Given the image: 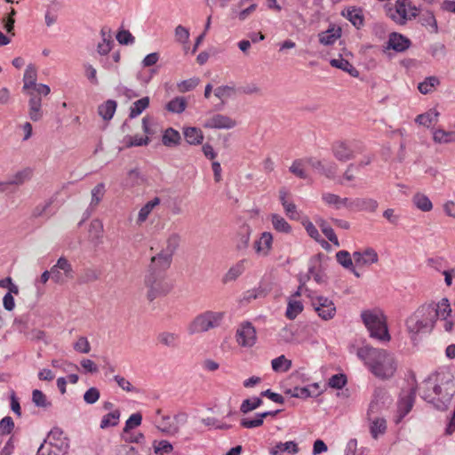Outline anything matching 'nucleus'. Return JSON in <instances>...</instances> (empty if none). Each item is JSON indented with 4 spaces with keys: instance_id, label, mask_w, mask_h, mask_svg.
I'll return each instance as SVG.
<instances>
[{
    "instance_id": "nucleus-30",
    "label": "nucleus",
    "mask_w": 455,
    "mask_h": 455,
    "mask_svg": "<svg viewBox=\"0 0 455 455\" xmlns=\"http://www.w3.org/2000/svg\"><path fill=\"white\" fill-rule=\"evenodd\" d=\"M330 64L333 68H339L348 73L353 77H358L359 76V71L351 63H349L348 60L341 57L331 60Z\"/></svg>"
},
{
    "instance_id": "nucleus-3",
    "label": "nucleus",
    "mask_w": 455,
    "mask_h": 455,
    "mask_svg": "<svg viewBox=\"0 0 455 455\" xmlns=\"http://www.w3.org/2000/svg\"><path fill=\"white\" fill-rule=\"evenodd\" d=\"M421 397L431 403L438 410H445L455 393V383L447 380L445 383L437 384L431 378L423 382Z\"/></svg>"
},
{
    "instance_id": "nucleus-60",
    "label": "nucleus",
    "mask_w": 455,
    "mask_h": 455,
    "mask_svg": "<svg viewBox=\"0 0 455 455\" xmlns=\"http://www.w3.org/2000/svg\"><path fill=\"white\" fill-rule=\"evenodd\" d=\"M100 272L93 268H86L79 278L80 283H88L100 278Z\"/></svg>"
},
{
    "instance_id": "nucleus-54",
    "label": "nucleus",
    "mask_w": 455,
    "mask_h": 455,
    "mask_svg": "<svg viewBox=\"0 0 455 455\" xmlns=\"http://www.w3.org/2000/svg\"><path fill=\"white\" fill-rule=\"evenodd\" d=\"M153 448H154V452L156 455L168 454V453H171L173 450L172 444L166 440H162L160 442L154 441Z\"/></svg>"
},
{
    "instance_id": "nucleus-27",
    "label": "nucleus",
    "mask_w": 455,
    "mask_h": 455,
    "mask_svg": "<svg viewBox=\"0 0 455 455\" xmlns=\"http://www.w3.org/2000/svg\"><path fill=\"white\" fill-rule=\"evenodd\" d=\"M352 204L355 206V211L375 212L379 207L377 200L369 197H357L354 199Z\"/></svg>"
},
{
    "instance_id": "nucleus-41",
    "label": "nucleus",
    "mask_w": 455,
    "mask_h": 455,
    "mask_svg": "<svg viewBox=\"0 0 455 455\" xmlns=\"http://www.w3.org/2000/svg\"><path fill=\"white\" fill-rule=\"evenodd\" d=\"M271 366L275 372H286L291 368V361L282 355L271 361Z\"/></svg>"
},
{
    "instance_id": "nucleus-23",
    "label": "nucleus",
    "mask_w": 455,
    "mask_h": 455,
    "mask_svg": "<svg viewBox=\"0 0 455 455\" xmlns=\"http://www.w3.org/2000/svg\"><path fill=\"white\" fill-rule=\"evenodd\" d=\"M332 152L336 159L341 162H347L355 157L353 149L342 141L333 144Z\"/></svg>"
},
{
    "instance_id": "nucleus-50",
    "label": "nucleus",
    "mask_w": 455,
    "mask_h": 455,
    "mask_svg": "<svg viewBox=\"0 0 455 455\" xmlns=\"http://www.w3.org/2000/svg\"><path fill=\"white\" fill-rule=\"evenodd\" d=\"M187 107V101L183 97H176L172 99L167 105L166 108L172 113L180 114Z\"/></svg>"
},
{
    "instance_id": "nucleus-43",
    "label": "nucleus",
    "mask_w": 455,
    "mask_h": 455,
    "mask_svg": "<svg viewBox=\"0 0 455 455\" xmlns=\"http://www.w3.org/2000/svg\"><path fill=\"white\" fill-rule=\"evenodd\" d=\"M100 34L102 40L97 45V52L100 55L105 56L111 51L114 42L109 35L107 36L104 29H101Z\"/></svg>"
},
{
    "instance_id": "nucleus-53",
    "label": "nucleus",
    "mask_w": 455,
    "mask_h": 455,
    "mask_svg": "<svg viewBox=\"0 0 455 455\" xmlns=\"http://www.w3.org/2000/svg\"><path fill=\"white\" fill-rule=\"evenodd\" d=\"M105 193V186L103 183H99L92 190V201L90 204V209H94L99 203L101 201Z\"/></svg>"
},
{
    "instance_id": "nucleus-2",
    "label": "nucleus",
    "mask_w": 455,
    "mask_h": 455,
    "mask_svg": "<svg viewBox=\"0 0 455 455\" xmlns=\"http://www.w3.org/2000/svg\"><path fill=\"white\" fill-rule=\"evenodd\" d=\"M357 356L364 362L371 372L379 379H390L396 371L397 363L394 355L385 349L363 346L358 348Z\"/></svg>"
},
{
    "instance_id": "nucleus-29",
    "label": "nucleus",
    "mask_w": 455,
    "mask_h": 455,
    "mask_svg": "<svg viewBox=\"0 0 455 455\" xmlns=\"http://www.w3.org/2000/svg\"><path fill=\"white\" fill-rule=\"evenodd\" d=\"M438 117L439 112L436 109L432 108L426 113L417 116L415 122L419 125H423L428 128L438 122Z\"/></svg>"
},
{
    "instance_id": "nucleus-63",
    "label": "nucleus",
    "mask_w": 455,
    "mask_h": 455,
    "mask_svg": "<svg viewBox=\"0 0 455 455\" xmlns=\"http://www.w3.org/2000/svg\"><path fill=\"white\" fill-rule=\"evenodd\" d=\"M347 383V377L345 374L339 373L331 376L329 379V386L332 388L341 389Z\"/></svg>"
},
{
    "instance_id": "nucleus-61",
    "label": "nucleus",
    "mask_w": 455,
    "mask_h": 455,
    "mask_svg": "<svg viewBox=\"0 0 455 455\" xmlns=\"http://www.w3.org/2000/svg\"><path fill=\"white\" fill-rule=\"evenodd\" d=\"M337 261L346 269L352 268L353 260L351 255L347 251H339L336 253Z\"/></svg>"
},
{
    "instance_id": "nucleus-59",
    "label": "nucleus",
    "mask_w": 455,
    "mask_h": 455,
    "mask_svg": "<svg viewBox=\"0 0 455 455\" xmlns=\"http://www.w3.org/2000/svg\"><path fill=\"white\" fill-rule=\"evenodd\" d=\"M257 8V4H252L249 7L242 10L237 11L235 8H232L231 12V17L233 19L237 18L239 20L243 21L245 20L253 12H255Z\"/></svg>"
},
{
    "instance_id": "nucleus-35",
    "label": "nucleus",
    "mask_w": 455,
    "mask_h": 455,
    "mask_svg": "<svg viewBox=\"0 0 455 455\" xmlns=\"http://www.w3.org/2000/svg\"><path fill=\"white\" fill-rule=\"evenodd\" d=\"M161 200L159 197H155L152 200L148 201L139 212L138 218H137V224L141 225L143 222H145L148 217V215L151 213L153 209L159 205Z\"/></svg>"
},
{
    "instance_id": "nucleus-7",
    "label": "nucleus",
    "mask_w": 455,
    "mask_h": 455,
    "mask_svg": "<svg viewBox=\"0 0 455 455\" xmlns=\"http://www.w3.org/2000/svg\"><path fill=\"white\" fill-rule=\"evenodd\" d=\"M144 284L148 289L147 298L149 301L165 296L172 289V284L167 280L165 274L161 271L148 270Z\"/></svg>"
},
{
    "instance_id": "nucleus-16",
    "label": "nucleus",
    "mask_w": 455,
    "mask_h": 455,
    "mask_svg": "<svg viewBox=\"0 0 455 455\" xmlns=\"http://www.w3.org/2000/svg\"><path fill=\"white\" fill-rule=\"evenodd\" d=\"M408 0H397L395 6L387 9V15L397 24H404L407 20Z\"/></svg>"
},
{
    "instance_id": "nucleus-14",
    "label": "nucleus",
    "mask_w": 455,
    "mask_h": 455,
    "mask_svg": "<svg viewBox=\"0 0 455 455\" xmlns=\"http://www.w3.org/2000/svg\"><path fill=\"white\" fill-rule=\"evenodd\" d=\"M235 125L236 122L234 119L222 114L212 116L204 124V127L208 129H232Z\"/></svg>"
},
{
    "instance_id": "nucleus-51",
    "label": "nucleus",
    "mask_w": 455,
    "mask_h": 455,
    "mask_svg": "<svg viewBox=\"0 0 455 455\" xmlns=\"http://www.w3.org/2000/svg\"><path fill=\"white\" fill-rule=\"evenodd\" d=\"M439 84V80L435 76H428L425 80L419 84L418 89L422 94H427L431 92L436 85Z\"/></svg>"
},
{
    "instance_id": "nucleus-28",
    "label": "nucleus",
    "mask_w": 455,
    "mask_h": 455,
    "mask_svg": "<svg viewBox=\"0 0 455 455\" xmlns=\"http://www.w3.org/2000/svg\"><path fill=\"white\" fill-rule=\"evenodd\" d=\"M288 191L285 188H282L279 191V199L282 205L284 208L286 215L292 220L299 219V213L297 212V206L287 199Z\"/></svg>"
},
{
    "instance_id": "nucleus-33",
    "label": "nucleus",
    "mask_w": 455,
    "mask_h": 455,
    "mask_svg": "<svg viewBox=\"0 0 455 455\" xmlns=\"http://www.w3.org/2000/svg\"><path fill=\"white\" fill-rule=\"evenodd\" d=\"M157 340L167 347L176 348L180 343V336L174 332L164 331L159 333Z\"/></svg>"
},
{
    "instance_id": "nucleus-64",
    "label": "nucleus",
    "mask_w": 455,
    "mask_h": 455,
    "mask_svg": "<svg viewBox=\"0 0 455 455\" xmlns=\"http://www.w3.org/2000/svg\"><path fill=\"white\" fill-rule=\"evenodd\" d=\"M175 40L180 44H186L189 38V31L182 25H178L174 30Z\"/></svg>"
},
{
    "instance_id": "nucleus-39",
    "label": "nucleus",
    "mask_w": 455,
    "mask_h": 455,
    "mask_svg": "<svg viewBox=\"0 0 455 455\" xmlns=\"http://www.w3.org/2000/svg\"><path fill=\"white\" fill-rule=\"evenodd\" d=\"M433 140L438 144L455 142V132H446L443 129L434 130Z\"/></svg>"
},
{
    "instance_id": "nucleus-1",
    "label": "nucleus",
    "mask_w": 455,
    "mask_h": 455,
    "mask_svg": "<svg viewBox=\"0 0 455 455\" xmlns=\"http://www.w3.org/2000/svg\"><path fill=\"white\" fill-rule=\"evenodd\" d=\"M451 312L447 298L438 302H428L419 306L405 321L406 330L411 339L415 342L420 334L430 333L439 319V315H445Z\"/></svg>"
},
{
    "instance_id": "nucleus-58",
    "label": "nucleus",
    "mask_w": 455,
    "mask_h": 455,
    "mask_svg": "<svg viewBox=\"0 0 455 455\" xmlns=\"http://www.w3.org/2000/svg\"><path fill=\"white\" fill-rule=\"evenodd\" d=\"M250 235L251 233L249 228H244L238 234L235 244V247L238 251H243L248 247L250 242Z\"/></svg>"
},
{
    "instance_id": "nucleus-49",
    "label": "nucleus",
    "mask_w": 455,
    "mask_h": 455,
    "mask_svg": "<svg viewBox=\"0 0 455 455\" xmlns=\"http://www.w3.org/2000/svg\"><path fill=\"white\" fill-rule=\"evenodd\" d=\"M180 235L177 233H172L167 237L165 246L162 250L173 256L174 252L180 246Z\"/></svg>"
},
{
    "instance_id": "nucleus-37",
    "label": "nucleus",
    "mask_w": 455,
    "mask_h": 455,
    "mask_svg": "<svg viewBox=\"0 0 455 455\" xmlns=\"http://www.w3.org/2000/svg\"><path fill=\"white\" fill-rule=\"evenodd\" d=\"M183 133H184L185 140L190 145L201 144L204 140V135H203L202 131L196 127L185 128Z\"/></svg>"
},
{
    "instance_id": "nucleus-44",
    "label": "nucleus",
    "mask_w": 455,
    "mask_h": 455,
    "mask_svg": "<svg viewBox=\"0 0 455 455\" xmlns=\"http://www.w3.org/2000/svg\"><path fill=\"white\" fill-rule=\"evenodd\" d=\"M150 142L148 136L140 137L139 135L130 136L127 135L123 139V143L125 148L147 146Z\"/></svg>"
},
{
    "instance_id": "nucleus-8",
    "label": "nucleus",
    "mask_w": 455,
    "mask_h": 455,
    "mask_svg": "<svg viewBox=\"0 0 455 455\" xmlns=\"http://www.w3.org/2000/svg\"><path fill=\"white\" fill-rule=\"evenodd\" d=\"M223 312L206 311L197 315L189 325L191 334L204 332L210 329L218 327L223 320Z\"/></svg>"
},
{
    "instance_id": "nucleus-40",
    "label": "nucleus",
    "mask_w": 455,
    "mask_h": 455,
    "mask_svg": "<svg viewBox=\"0 0 455 455\" xmlns=\"http://www.w3.org/2000/svg\"><path fill=\"white\" fill-rule=\"evenodd\" d=\"M149 106V98L143 97L135 102L130 108V118H135L140 116Z\"/></svg>"
},
{
    "instance_id": "nucleus-34",
    "label": "nucleus",
    "mask_w": 455,
    "mask_h": 455,
    "mask_svg": "<svg viewBox=\"0 0 455 455\" xmlns=\"http://www.w3.org/2000/svg\"><path fill=\"white\" fill-rule=\"evenodd\" d=\"M246 259H241L231 267L223 277L224 283H228L235 280L245 270Z\"/></svg>"
},
{
    "instance_id": "nucleus-47",
    "label": "nucleus",
    "mask_w": 455,
    "mask_h": 455,
    "mask_svg": "<svg viewBox=\"0 0 455 455\" xmlns=\"http://www.w3.org/2000/svg\"><path fill=\"white\" fill-rule=\"evenodd\" d=\"M307 164V159H297L294 160L291 165L289 168V171L294 174L295 176L306 180L307 179V174L305 172V165Z\"/></svg>"
},
{
    "instance_id": "nucleus-56",
    "label": "nucleus",
    "mask_w": 455,
    "mask_h": 455,
    "mask_svg": "<svg viewBox=\"0 0 455 455\" xmlns=\"http://www.w3.org/2000/svg\"><path fill=\"white\" fill-rule=\"evenodd\" d=\"M32 401L37 407L48 408L51 406V402L47 400L46 395L38 389L32 392Z\"/></svg>"
},
{
    "instance_id": "nucleus-24",
    "label": "nucleus",
    "mask_w": 455,
    "mask_h": 455,
    "mask_svg": "<svg viewBox=\"0 0 455 455\" xmlns=\"http://www.w3.org/2000/svg\"><path fill=\"white\" fill-rule=\"evenodd\" d=\"M298 452V444L293 441L279 442L270 449L271 455H294Z\"/></svg>"
},
{
    "instance_id": "nucleus-21",
    "label": "nucleus",
    "mask_w": 455,
    "mask_h": 455,
    "mask_svg": "<svg viewBox=\"0 0 455 455\" xmlns=\"http://www.w3.org/2000/svg\"><path fill=\"white\" fill-rule=\"evenodd\" d=\"M411 46V41L404 36L393 32L389 35L387 41V49H393L397 52H402Z\"/></svg>"
},
{
    "instance_id": "nucleus-9",
    "label": "nucleus",
    "mask_w": 455,
    "mask_h": 455,
    "mask_svg": "<svg viewBox=\"0 0 455 455\" xmlns=\"http://www.w3.org/2000/svg\"><path fill=\"white\" fill-rule=\"evenodd\" d=\"M51 270L52 280L56 284H65L75 277V270L69 260L65 257H60L51 267Z\"/></svg>"
},
{
    "instance_id": "nucleus-57",
    "label": "nucleus",
    "mask_w": 455,
    "mask_h": 455,
    "mask_svg": "<svg viewBox=\"0 0 455 455\" xmlns=\"http://www.w3.org/2000/svg\"><path fill=\"white\" fill-rule=\"evenodd\" d=\"M235 92V89L234 86L224 85L220 86L215 89L214 95L222 100V105L224 104V100L232 97Z\"/></svg>"
},
{
    "instance_id": "nucleus-4",
    "label": "nucleus",
    "mask_w": 455,
    "mask_h": 455,
    "mask_svg": "<svg viewBox=\"0 0 455 455\" xmlns=\"http://www.w3.org/2000/svg\"><path fill=\"white\" fill-rule=\"evenodd\" d=\"M37 70L36 67L29 64L24 73L23 76V88L24 92H28L29 95L28 100V117L33 122L40 121L43 118L44 112L42 110V99L36 95L35 92H29L28 90L33 89L36 85Z\"/></svg>"
},
{
    "instance_id": "nucleus-22",
    "label": "nucleus",
    "mask_w": 455,
    "mask_h": 455,
    "mask_svg": "<svg viewBox=\"0 0 455 455\" xmlns=\"http://www.w3.org/2000/svg\"><path fill=\"white\" fill-rule=\"evenodd\" d=\"M341 36V28L331 25L327 30L318 34L321 44L329 46L332 45Z\"/></svg>"
},
{
    "instance_id": "nucleus-20",
    "label": "nucleus",
    "mask_w": 455,
    "mask_h": 455,
    "mask_svg": "<svg viewBox=\"0 0 455 455\" xmlns=\"http://www.w3.org/2000/svg\"><path fill=\"white\" fill-rule=\"evenodd\" d=\"M416 388L411 387L409 392L401 397L398 403L399 419L405 417L412 409L415 402Z\"/></svg>"
},
{
    "instance_id": "nucleus-13",
    "label": "nucleus",
    "mask_w": 455,
    "mask_h": 455,
    "mask_svg": "<svg viewBox=\"0 0 455 455\" xmlns=\"http://www.w3.org/2000/svg\"><path fill=\"white\" fill-rule=\"evenodd\" d=\"M187 419L188 415L186 413H179L174 416L176 423L169 424L167 421L170 419V417L164 416L157 427L162 433L167 435H175L180 431L179 424H185L187 422Z\"/></svg>"
},
{
    "instance_id": "nucleus-45",
    "label": "nucleus",
    "mask_w": 455,
    "mask_h": 455,
    "mask_svg": "<svg viewBox=\"0 0 455 455\" xmlns=\"http://www.w3.org/2000/svg\"><path fill=\"white\" fill-rule=\"evenodd\" d=\"M270 218L272 225L276 231L286 234L291 231V227L282 216L274 213Z\"/></svg>"
},
{
    "instance_id": "nucleus-52",
    "label": "nucleus",
    "mask_w": 455,
    "mask_h": 455,
    "mask_svg": "<svg viewBox=\"0 0 455 455\" xmlns=\"http://www.w3.org/2000/svg\"><path fill=\"white\" fill-rule=\"evenodd\" d=\"M263 403V401L259 397H252L249 399H245L243 401L240 411L243 413H248L257 408H259Z\"/></svg>"
},
{
    "instance_id": "nucleus-38",
    "label": "nucleus",
    "mask_w": 455,
    "mask_h": 455,
    "mask_svg": "<svg viewBox=\"0 0 455 455\" xmlns=\"http://www.w3.org/2000/svg\"><path fill=\"white\" fill-rule=\"evenodd\" d=\"M413 204L422 212H430L433 209V204L427 196L423 193H416L412 196Z\"/></svg>"
},
{
    "instance_id": "nucleus-15",
    "label": "nucleus",
    "mask_w": 455,
    "mask_h": 455,
    "mask_svg": "<svg viewBox=\"0 0 455 455\" xmlns=\"http://www.w3.org/2000/svg\"><path fill=\"white\" fill-rule=\"evenodd\" d=\"M32 177V170L30 168H25L17 172L6 181L0 182V193H4L8 190L10 186H21L25 182L28 181Z\"/></svg>"
},
{
    "instance_id": "nucleus-10",
    "label": "nucleus",
    "mask_w": 455,
    "mask_h": 455,
    "mask_svg": "<svg viewBox=\"0 0 455 455\" xmlns=\"http://www.w3.org/2000/svg\"><path fill=\"white\" fill-rule=\"evenodd\" d=\"M389 403L390 397L384 389H375L373 398L370 403L368 408L367 418H371L372 416H380V413L387 407V404Z\"/></svg>"
},
{
    "instance_id": "nucleus-46",
    "label": "nucleus",
    "mask_w": 455,
    "mask_h": 455,
    "mask_svg": "<svg viewBox=\"0 0 455 455\" xmlns=\"http://www.w3.org/2000/svg\"><path fill=\"white\" fill-rule=\"evenodd\" d=\"M303 310V304L299 300L290 299L288 301L285 316L290 319H295Z\"/></svg>"
},
{
    "instance_id": "nucleus-18",
    "label": "nucleus",
    "mask_w": 455,
    "mask_h": 455,
    "mask_svg": "<svg viewBox=\"0 0 455 455\" xmlns=\"http://www.w3.org/2000/svg\"><path fill=\"white\" fill-rule=\"evenodd\" d=\"M307 164L329 179L334 178L337 172V164L332 162H323L315 158H307Z\"/></svg>"
},
{
    "instance_id": "nucleus-62",
    "label": "nucleus",
    "mask_w": 455,
    "mask_h": 455,
    "mask_svg": "<svg viewBox=\"0 0 455 455\" xmlns=\"http://www.w3.org/2000/svg\"><path fill=\"white\" fill-rule=\"evenodd\" d=\"M122 438L126 443H140L144 441L145 436L140 432H132L131 430H128L127 432L123 431Z\"/></svg>"
},
{
    "instance_id": "nucleus-42",
    "label": "nucleus",
    "mask_w": 455,
    "mask_h": 455,
    "mask_svg": "<svg viewBox=\"0 0 455 455\" xmlns=\"http://www.w3.org/2000/svg\"><path fill=\"white\" fill-rule=\"evenodd\" d=\"M419 22L422 26L428 28L431 33L438 32L437 21L433 12H426L422 13L419 17Z\"/></svg>"
},
{
    "instance_id": "nucleus-5",
    "label": "nucleus",
    "mask_w": 455,
    "mask_h": 455,
    "mask_svg": "<svg viewBox=\"0 0 455 455\" xmlns=\"http://www.w3.org/2000/svg\"><path fill=\"white\" fill-rule=\"evenodd\" d=\"M361 317L371 338L379 341L390 340L386 317L381 311L365 310L362 312Z\"/></svg>"
},
{
    "instance_id": "nucleus-36",
    "label": "nucleus",
    "mask_w": 455,
    "mask_h": 455,
    "mask_svg": "<svg viewBox=\"0 0 455 455\" xmlns=\"http://www.w3.org/2000/svg\"><path fill=\"white\" fill-rule=\"evenodd\" d=\"M181 137L178 131L173 128H168L164 131L162 142L164 146L172 148L178 146L180 142Z\"/></svg>"
},
{
    "instance_id": "nucleus-48",
    "label": "nucleus",
    "mask_w": 455,
    "mask_h": 455,
    "mask_svg": "<svg viewBox=\"0 0 455 455\" xmlns=\"http://www.w3.org/2000/svg\"><path fill=\"white\" fill-rule=\"evenodd\" d=\"M120 415L121 414L118 410H115L104 415L100 422V428L105 429L116 426L119 423Z\"/></svg>"
},
{
    "instance_id": "nucleus-55",
    "label": "nucleus",
    "mask_w": 455,
    "mask_h": 455,
    "mask_svg": "<svg viewBox=\"0 0 455 455\" xmlns=\"http://www.w3.org/2000/svg\"><path fill=\"white\" fill-rule=\"evenodd\" d=\"M319 226L322 232L328 238V240L331 241L335 246L339 247V242L333 228L324 220H322Z\"/></svg>"
},
{
    "instance_id": "nucleus-6",
    "label": "nucleus",
    "mask_w": 455,
    "mask_h": 455,
    "mask_svg": "<svg viewBox=\"0 0 455 455\" xmlns=\"http://www.w3.org/2000/svg\"><path fill=\"white\" fill-rule=\"evenodd\" d=\"M69 448L68 439L59 427L52 428L40 445L37 455H66Z\"/></svg>"
},
{
    "instance_id": "nucleus-12",
    "label": "nucleus",
    "mask_w": 455,
    "mask_h": 455,
    "mask_svg": "<svg viewBox=\"0 0 455 455\" xmlns=\"http://www.w3.org/2000/svg\"><path fill=\"white\" fill-rule=\"evenodd\" d=\"M236 341L241 347H251L256 342V331L250 323L240 325L236 331Z\"/></svg>"
},
{
    "instance_id": "nucleus-11",
    "label": "nucleus",
    "mask_w": 455,
    "mask_h": 455,
    "mask_svg": "<svg viewBox=\"0 0 455 455\" xmlns=\"http://www.w3.org/2000/svg\"><path fill=\"white\" fill-rule=\"evenodd\" d=\"M312 305L318 315L323 320L331 319L336 314L334 303L326 297L318 296L313 299Z\"/></svg>"
},
{
    "instance_id": "nucleus-31",
    "label": "nucleus",
    "mask_w": 455,
    "mask_h": 455,
    "mask_svg": "<svg viewBox=\"0 0 455 455\" xmlns=\"http://www.w3.org/2000/svg\"><path fill=\"white\" fill-rule=\"evenodd\" d=\"M342 14L356 28H360L363 26V15L360 8L350 7Z\"/></svg>"
},
{
    "instance_id": "nucleus-26",
    "label": "nucleus",
    "mask_w": 455,
    "mask_h": 455,
    "mask_svg": "<svg viewBox=\"0 0 455 455\" xmlns=\"http://www.w3.org/2000/svg\"><path fill=\"white\" fill-rule=\"evenodd\" d=\"M369 421V427L371 435L373 438L377 439L379 435H383L387 430V421L381 416H372L367 418Z\"/></svg>"
},
{
    "instance_id": "nucleus-19",
    "label": "nucleus",
    "mask_w": 455,
    "mask_h": 455,
    "mask_svg": "<svg viewBox=\"0 0 455 455\" xmlns=\"http://www.w3.org/2000/svg\"><path fill=\"white\" fill-rule=\"evenodd\" d=\"M353 258L358 266H370L377 263L379 260L377 251L371 247H368L363 251H355Z\"/></svg>"
},
{
    "instance_id": "nucleus-17",
    "label": "nucleus",
    "mask_w": 455,
    "mask_h": 455,
    "mask_svg": "<svg viewBox=\"0 0 455 455\" xmlns=\"http://www.w3.org/2000/svg\"><path fill=\"white\" fill-rule=\"evenodd\" d=\"M172 260V255L161 250L160 252L151 258L148 270L164 273L170 267Z\"/></svg>"
},
{
    "instance_id": "nucleus-25",
    "label": "nucleus",
    "mask_w": 455,
    "mask_h": 455,
    "mask_svg": "<svg viewBox=\"0 0 455 455\" xmlns=\"http://www.w3.org/2000/svg\"><path fill=\"white\" fill-rule=\"evenodd\" d=\"M273 243V235L269 232H263L260 237L255 242L254 248L258 254L268 255Z\"/></svg>"
},
{
    "instance_id": "nucleus-32",
    "label": "nucleus",
    "mask_w": 455,
    "mask_h": 455,
    "mask_svg": "<svg viewBox=\"0 0 455 455\" xmlns=\"http://www.w3.org/2000/svg\"><path fill=\"white\" fill-rule=\"evenodd\" d=\"M116 101L114 100H108L104 103L99 106L98 113L99 115L106 121H109L112 119L116 109Z\"/></svg>"
}]
</instances>
